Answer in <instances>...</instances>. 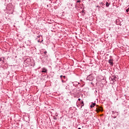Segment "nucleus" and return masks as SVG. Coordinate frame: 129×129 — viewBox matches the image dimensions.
<instances>
[{
  "label": "nucleus",
  "mask_w": 129,
  "mask_h": 129,
  "mask_svg": "<svg viewBox=\"0 0 129 129\" xmlns=\"http://www.w3.org/2000/svg\"><path fill=\"white\" fill-rule=\"evenodd\" d=\"M78 129H81V128H80V127H79Z\"/></svg>",
  "instance_id": "nucleus-18"
},
{
  "label": "nucleus",
  "mask_w": 129,
  "mask_h": 129,
  "mask_svg": "<svg viewBox=\"0 0 129 129\" xmlns=\"http://www.w3.org/2000/svg\"><path fill=\"white\" fill-rule=\"evenodd\" d=\"M80 2H81L80 0H78L77 1V3H80Z\"/></svg>",
  "instance_id": "nucleus-10"
},
{
  "label": "nucleus",
  "mask_w": 129,
  "mask_h": 129,
  "mask_svg": "<svg viewBox=\"0 0 129 129\" xmlns=\"http://www.w3.org/2000/svg\"><path fill=\"white\" fill-rule=\"evenodd\" d=\"M108 62L109 63L110 66H113V59H110L108 60Z\"/></svg>",
  "instance_id": "nucleus-1"
},
{
  "label": "nucleus",
  "mask_w": 129,
  "mask_h": 129,
  "mask_svg": "<svg viewBox=\"0 0 129 129\" xmlns=\"http://www.w3.org/2000/svg\"><path fill=\"white\" fill-rule=\"evenodd\" d=\"M61 82H62V83H64V82H65L64 81V80H61Z\"/></svg>",
  "instance_id": "nucleus-11"
},
{
  "label": "nucleus",
  "mask_w": 129,
  "mask_h": 129,
  "mask_svg": "<svg viewBox=\"0 0 129 129\" xmlns=\"http://www.w3.org/2000/svg\"><path fill=\"white\" fill-rule=\"evenodd\" d=\"M47 53V51L44 52V54H46Z\"/></svg>",
  "instance_id": "nucleus-13"
},
{
  "label": "nucleus",
  "mask_w": 129,
  "mask_h": 129,
  "mask_svg": "<svg viewBox=\"0 0 129 129\" xmlns=\"http://www.w3.org/2000/svg\"><path fill=\"white\" fill-rule=\"evenodd\" d=\"M106 7H109V4H108V2H106Z\"/></svg>",
  "instance_id": "nucleus-7"
},
{
  "label": "nucleus",
  "mask_w": 129,
  "mask_h": 129,
  "mask_svg": "<svg viewBox=\"0 0 129 129\" xmlns=\"http://www.w3.org/2000/svg\"><path fill=\"white\" fill-rule=\"evenodd\" d=\"M95 105H96V104L95 103H93L92 104V105H90V107L91 108H92V107H94V106H95Z\"/></svg>",
  "instance_id": "nucleus-5"
},
{
  "label": "nucleus",
  "mask_w": 129,
  "mask_h": 129,
  "mask_svg": "<svg viewBox=\"0 0 129 129\" xmlns=\"http://www.w3.org/2000/svg\"><path fill=\"white\" fill-rule=\"evenodd\" d=\"M97 111H102V108L101 107H98L96 108Z\"/></svg>",
  "instance_id": "nucleus-3"
},
{
  "label": "nucleus",
  "mask_w": 129,
  "mask_h": 129,
  "mask_svg": "<svg viewBox=\"0 0 129 129\" xmlns=\"http://www.w3.org/2000/svg\"><path fill=\"white\" fill-rule=\"evenodd\" d=\"M114 118H116V116H114L113 117Z\"/></svg>",
  "instance_id": "nucleus-17"
},
{
  "label": "nucleus",
  "mask_w": 129,
  "mask_h": 129,
  "mask_svg": "<svg viewBox=\"0 0 129 129\" xmlns=\"http://www.w3.org/2000/svg\"><path fill=\"white\" fill-rule=\"evenodd\" d=\"M126 13L129 12V8L126 10Z\"/></svg>",
  "instance_id": "nucleus-8"
},
{
  "label": "nucleus",
  "mask_w": 129,
  "mask_h": 129,
  "mask_svg": "<svg viewBox=\"0 0 129 129\" xmlns=\"http://www.w3.org/2000/svg\"><path fill=\"white\" fill-rule=\"evenodd\" d=\"M83 12H84V11H82V13H83Z\"/></svg>",
  "instance_id": "nucleus-20"
},
{
  "label": "nucleus",
  "mask_w": 129,
  "mask_h": 129,
  "mask_svg": "<svg viewBox=\"0 0 129 129\" xmlns=\"http://www.w3.org/2000/svg\"><path fill=\"white\" fill-rule=\"evenodd\" d=\"M62 77H63V76L61 75V76H60V78H62Z\"/></svg>",
  "instance_id": "nucleus-16"
},
{
  "label": "nucleus",
  "mask_w": 129,
  "mask_h": 129,
  "mask_svg": "<svg viewBox=\"0 0 129 129\" xmlns=\"http://www.w3.org/2000/svg\"><path fill=\"white\" fill-rule=\"evenodd\" d=\"M4 60H5V57H3Z\"/></svg>",
  "instance_id": "nucleus-19"
},
{
  "label": "nucleus",
  "mask_w": 129,
  "mask_h": 129,
  "mask_svg": "<svg viewBox=\"0 0 129 129\" xmlns=\"http://www.w3.org/2000/svg\"><path fill=\"white\" fill-rule=\"evenodd\" d=\"M47 69H46V68H44L42 69V71H41V72H42V73H47Z\"/></svg>",
  "instance_id": "nucleus-4"
},
{
  "label": "nucleus",
  "mask_w": 129,
  "mask_h": 129,
  "mask_svg": "<svg viewBox=\"0 0 129 129\" xmlns=\"http://www.w3.org/2000/svg\"><path fill=\"white\" fill-rule=\"evenodd\" d=\"M81 104H82L81 106V108H82V107L84 106V102L83 101L81 102Z\"/></svg>",
  "instance_id": "nucleus-6"
},
{
  "label": "nucleus",
  "mask_w": 129,
  "mask_h": 129,
  "mask_svg": "<svg viewBox=\"0 0 129 129\" xmlns=\"http://www.w3.org/2000/svg\"><path fill=\"white\" fill-rule=\"evenodd\" d=\"M81 100V99L80 98H79V99H78V101H80Z\"/></svg>",
  "instance_id": "nucleus-15"
},
{
  "label": "nucleus",
  "mask_w": 129,
  "mask_h": 129,
  "mask_svg": "<svg viewBox=\"0 0 129 129\" xmlns=\"http://www.w3.org/2000/svg\"><path fill=\"white\" fill-rule=\"evenodd\" d=\"M111 80L112 81H113V82H114V81H116V80H117V78H116V76H113L112 77Z\"/></svg>",
  "instance_id": "nucleus-2"
},
{
  "label": "nucleus",
  "mask_w": 129,
  "mask_h": 129,
  "mask_svg": "<svg viewBox=\"0 0 129 129\" xmlns=\"http://www.w3.org/2000/svg\"><path fill=\"white\" fill-rule=\"evenodd\" d=\"M62 77H63V78H66V76H62Z\"/></svg>",
  "instance_id": "nucleus-14"
},
{
  "label": "nucleus",
  "mask_w": 129,
  "mask_h": 129,
  "mask_svg": "<svg viewBox=\"0 0 129 129\" xmlns=\"http://www.w3.org/2000/svg\"><path fill=\"white\" fill-rule=\"evenodd\" d=\"M112 114H114L115 113L114 111H112Z\"/></svg>",
  "instance_id": "nucleus-12"
},
{
  "label": "nucleus",
  "mask_w": 129,
  "mask_h": 129,
  "mask_svg": "<svg viewBox=\"0 0 129 129\" xmlns=\"http://www.w3.org/2000/svg\"><path fill=\"white\" fill-rule=\"evenodd\" d=\"M0 61H3V57H1V58H0Z\"/></svg>",
  "instance_id": "nucleus-9"
}]
</instances>
